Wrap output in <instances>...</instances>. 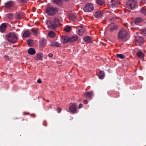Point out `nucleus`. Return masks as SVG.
I'll return each mask as SVG.
<instances>
[{
    "label": "nucleus",
    "instance_id": "2f4dec72",
    "mask_svg": "<svg viewBox=\"0 0 146 146\" xmlns=\"http://www.w3.org/2000/svg\"><path fill=\"white\" fill-rule=\"evenodd\" d=\"M64 29L65 32H68L71 30V27L67 26L64 28Z\"/></svg>",
    "mask_w": 146,
    "mask_h": 146
},
{
    "label": "nucleus",
    "instance_id": "dca6fc26",
    "mask_svg": "<svg viewBox=\"0 0 146 146\" xmlns=\"http://www.w3.org/2000/svg\"><path fill=\"white\" fill-rule=\"evenodd\" d=\"M118 5V3L117 1L111 0V5L113 8L117 6Z\"/></svg>",
    "mask_w": 146,
    "mask_h": 146
},
{
    "label": "nucleus",
    "instance_id": "f3484780",
    "mask_svg": "<svg viewBox=\"0 0 146 146\" xmlns=\"http://www.w3.org/2000/svg\"><path fill=\"white\" fill-rule=\"evenodd\" d=\"M102 13L101 11H96L94 14V16L96 18H99L101 17Z\"/></svg>",
    "mask_w": 146,
    "mask_h": 146
},
{
    "label": "nucleus",
    "instance_id": "5701e85b",
    "mask_svg": "<svg viewBox=\"0 0 146 146\" xmlns=\"http://www.w3.org/2000/svg\"><path fill=\"white\" fill-rule=\"evenodd\" d=\"M46 41L44 39H42L40 41V45L41 47L44 46L46 45Z\"/></svg>",
    "mask_w": 146,
    "mask_h": 146
},
{
    "label": "nucleus",
    "instance_id": "72a5a7b5",
    "mask_svg": "<svg viewBox=\"0 0 146 146\" xmlns=\"http://www.w3.org/2000/svg\"><path fill=\"white\" fill-rule=\"evenodd\" d=\"M117 27L116 25H114L110 28V31L112 32L117 30Z\"/></svg>",
    "mask_w": 146,
    "mask_h": 146
},
{
    "label": "nucleus",
    "instance_id": "79ce46f5",
    "mask_svg": "<svg viewBox=\"0 0 146 146\" xmlns=\"http://www.w3.org/2000/svg\"><path fill=\"white\" fill-rule=\"evenodd\" d=\"M83 107V105L82 104H80L79 105V108L80 109Z\"/></svg>",
    "mask_w": 146,
    "mask_h": 146
},
{
    "label": "nucleus",
    "instance_id": "0eeeda50",
    "mask_svg": "<svg viewBox=\"0 0 146 146\" xmlns=\"http://www.w3.org/2000/svg\"><path fill=\"white\" fill-rule=\"evenodd\" d=\"M48 27L51 29H54L57 27V24L53 21H49L47 23Z\"/></svg>",
    "mask_w": 146,
    "mask_h": 146
},
{
    "label": "nucleus",
    "instance_id": "6ab92c4d",
    "mask_svg": "<svg viewBox=\"0 0 146 146\" xmlns=\"http://www.w3.org/2000/svg\"><path fill=\"white\" fill-rule=\"evenodd\" d=\"M84 40L88 42H92L91 37L89 36H87L84 38Z\"/></svg>",
    "mask_w": 146,
    "mask_h": 146
},
{
    "label": "nucleus",
    "instance_id": "473e14b6",
    "mask_svg": "<svg viewBox=\"0 0 146 146\" xmlns=\"http://www.w3.org/2000/svg\"><path fill=\"white\" fill-rule=\"evenodd\" d=\"M31 31L33 32L34 35H36L38 34V29H31Z\"/></svg>",
    "mask_w": 146,
    "mask_h": 146
},
{
    "label": "nucleus",
    "instance_id": "20e7f679",
    "mask_svg": "<svg viewBox=\"0 0 146 146\" xmlns=\"http://www.w3.org/2000/svg\"><path fill=\"white\" fill-rule=\"evenodd\" d=\"M137 3L134 0H129L127 3V7L129 9H133L136 6Z\"/></svg>",
    "mask_w": 146,
    "mask_h": 146
},
{
    "label": "nucleus",
    "instance_id": "393cba45",
    "mask_svg": "<svg viewBox=\"0 0 146 146\" xmlns=\"http://www.w3.org/2000/svg\"><path fill=\"white\" fill-rule=\"evenodd\" d=\"M105 76V73L103 71H101L99 74V78L101 79H103Z\"/></svg>",
    "mask_w": 146,
    "mask_h": 146
},
{
    "label": "nucleus",
    "instance_id": "c03bdc74",
    "mask_svg": "<svg viewBox=\"0 0 146 146\" xmlns=\"http://www.w3.org/2000/svg\"><path fill=\"white\" fill-rule=\"evenodd\" d=\"M41 80L40 79H38L37 80V82L38 83H41Z\"/></svg>",
    "mask_w": 146,
    "mask_h": 146
},
{
    "label": "nucleus",
    "instance_id": "4c0bfd02",
    "mask_svg": "<svg viewBox=\"0 0 146 146\" xmlns=\"http://www.w3.org/2000/svg\"><path fill=\"white\" fill-rule=\"evenodd\" d=\"M8 17L10 20L12 19L13 17V15L11 13L8 14Z\"/></svg>",
    "mask_w": 146,
    "mask_h": 146
},
{
    "label": "nucleus",
    "instance_id": "423d86ee",
    "mask_svg": "<svg viewBox=\"0 0 146 146\" xmlns=\"http://www.w3.org/2000/svg\"><path fill=\"white\" fill-rule=\"evenodd\" d=\"M15 4V2L13 1H10L5 4V7L7 9H10L14 6Z\"/></svg>",
    "mask_w": 146,
    "mask_h": 146
},
{
    "label": "nucleus",
    "instance_id": "a18cd8bd",
    "mask_svg": "<svg viewBox=\"0 0 146 146\" xmlns=\"http://www.w3.org/2000/svg\"><path fill=\"white\" fill-rule=\"evenodd\" d=\"M53 56V54L51 53H50L48 54V56L49 57H52Z\"/></svg>",
    "mask_w": 146,
    "mask_h": 146
},
{
    "label": "nucleus",
    "instance_id": "f03ea898",
    "mask_svg": "<svg viewBox=\"0 0 146 146\" xmlns=\"http://www.w3.org/2000/svg\"><path fill=\"white\" fill-rule=\"evenodd\" d=\"M58 11V9L56 8L52 7H49L47 8L46 9V13L49 15H54L56 12Z\"/></svg>",
    "mask_w": 146,
    "mask_h": 146
},
{
    "label": "nucleus",
    "instance_id": "4468645a",
    "mask_svg": "<svg viewBox=\"0 0 146 146\" xmlns=\"http://www.w3.org/2000/svg\"><path fill=\"white\" fill-rule=\"evenodd\" d=\"M31 32L28 30L26 31L23 34V36L25 38L28 37L30 36Z\"/></svg>",
    "mask_w": 146,
    "mask_h": 146
},
{
    "label": "nucleus",
    "instance_id": "1a4fd4ad",
    "mask_svg": "<svg viewBox=\"0 0 146 146\" xmlns=\"http://www.w3.org/2000/svg\"><path fill=\"white\" fill-rule=\"evenodd\" d=\"M93 92L92 91L87 92H85L84 95L86 98H88L91 99L93 96Z\"/></svg>",
    "mask_w": 146,
    "mask_h": 146
},
{
    "label": "nucleus",
    "instance_id": "7ed1b4c3",
    "mask_svg": "<svg viewBox=\"0 0 146 146\" xmlns=\"http://www.w3.org/2000/svg\"><path fill=\"white\" fill-rule=\"evenodd\" d=\"M118 38L119 40H122L125 38L127 33V31L124 29H121L118 33Z\"/></svg>",
    "mask_w": 146,
    "mask_h": 146
},
{
    "label": "nucleus",
    "instance_id": "a211bd4d",
    "mask_svg": "<svg viewBox=\"0 0 146 146\" xmlns=\"http://www.w3.org/2000/svg\"><path fill=\"white\" fill-rule=\"evenodd\" d=\"M78 39L77 36H74L69 37V42H72L76 41Z\"/></svg>",
    "mask_w": 146,
    "mask_h": 146
},
{
    "label": "nucleus",
    "instance_id": "a878e982",
    "mask_svg": "<svg viewBox=\"0 0 146 146\" xmlns=\"http://www.w3.org/2000/svg\"><path fill=\"white\" fill-rule=\"evenodd\" d=\"M51 45L52 46H55L57 47H60V43L56 41L52 42H51Z\"/></svg>",
    "mask_w": 146,
    "mask_h": 146
},
{
    "label": "nucleus",
    "instance_id": "58836bf2",
    "mask_svg": "<svg viewBox=\"0 0 146 146\" xmlns=\"http://www.w3.org/2000/svg\"><path fill=\"white\" fill-rule=\"evenodd\" d=\"M53 21H54V22L57 24V23H58L59 22V20L58 18H56L54 19Z\"/></svg>",
    "mask_w": 146,
    "mask_h": 146
},
{
    "label": "nucleus",
    "instance_id": "412c9836",
    "mask_svg": "<svg viewBox=\"0 0 146 146\" xmlns=\"http://www.w3.org/2000/svg\"><path fill=\"white\" fill-rule=\"evenodd\" d=\"M68 17L69 19L72 21H75L76 18V16L72 13L69 14L68 15Z\"/></svg>",
    "mask_w": 146,
    "mask_h": 146
},
{
    "label": "nucleus",
    "instance_id": "a19ab883",
    "mask_svg": "<svg viewBox=\"0 0 146 146\" xmlns=\"http://www.w3.org/2000/svg\"><path fill=\"white\" fill-rule=\"evenodd\" d=\"M83 103L84 104H86L88 103V102L86 100H84L83 101Z\"/></svg>",
    "mask_w": 146,
    "mask_h": 146
},
{
    "label": "nucleus",
    "instance_id": "ddd939ff",
    "mask_svg": "<svg viewBox=\"0 0 146 146\" xmlns=\"http://www.w3.org/2000/svg\"><path fill=\"white\" fill-rule=\"evenodd\" d=\"M24 16V13L21 12V13H17L16 14V18L18 19H21Z\"/></svg>",
    "mask_w": 146,
    "mask_h": 146
},
{
    "label": "nucleus",
    "instance_id": "f704fd0d",
    "mask_svg": "<svg viewBox=\"0 0 146 146\" xmlns=\"http://www.w3.org/2000/svg\"><path fill=\"white\" fill-rule=\"evenodd\" d=\"M117 57L118 58L121 59L123 58L125 56L121 54H117L116 55Z\"/></svg>",
    "mask_w": 146,
    "mask_h": 146
},
{
    "label": "nucleus",
    "instance_id": "bb28decb",
    "mask_svg": "<svg viewBox=\"0 0 146 146\" xmlns=\"http://www.w3.org/2000/svg\"><path fill=\"white\" fill-rule=\"evenodd\" d=\"M141 21V19L140 18H137L135 19L134 21V23L136 25H138L140 22Z\"/></svg>",
    "mask_w": 146,
    "mask_h": 146
},
{
    "label": "nucleus",
    "instance_id": "7c9ffc66",
    "mask_svg": "<svg viewBox=\"0 0 146 146\" xmlns=\"http://www.w3.org/2000/svg\"><path fill=\"white\" fill-rule=\"evenodd\" d=\"M137 56L139 57L143 58L144 57V54L141 52H139L137 53Z\"/></svg>",
    "mask_w": 146,
    "mask_h": 146
},
{
    "label": "nucleus",
    "instance_id": "6e6552de",
    "mask_svg": "<svg viewBox=\"0 0 146 146\" xmlns=\"http://www.w3.org/2000/svg\"><path fill=\"white\" fill-rule=\"evenodd\" d=\"M77 107L74 104L71 105L69 107L70 111L73 113H76L77 111Z\"/></svg>",
    "mask_w": 146,
    "mask_h": 146
},
{
    "label": "nucleus",
    "instance_id": "49530a36",
    "mask_svg": "<svg viewBox=\"0 0 146 146\" xmlns=\"http://www.w3.org/2000/svg\"><path fill=\"white\" fill-rule=\"evenodd\" d=\"M30 40H28L27 41V44H28V45H29L30 44Z\"/></svg>",
    "mask_w": 146,
    "mask_h": 146
},
{
    "label": "nucleus",
    "instance_id": "cd10ccee",
    "mask_svg": "<svg viewBox=\"0 0 146 146\" xmlns=\"http://www.w3.org/2000/svg\"><path fill=\"white\" fill-rule=\"evenodd\" d=\"M140 11L141 13L146 15V7H142L140 9Z\"/></svg>",
    "mask_w": 146,
    "mask_h": 146
},
{
    "label": "nucleus",
    "instance_id": "9b49d317",
    "mask_svg": "<svg viewBox=\"0 0 146 146\" xmlns=\"http://www.w3.org/2000/svg\"><path fill=\"white\" fill-rule=\"evenodd\" d=\"M77 28L78 29L77 30V33L80 35H82L84 31V30L81 26L77 27Z\"/></svg>",
    "mask_w": 146,
    "mask_h": 146
},
{
    "label": "nucleus",
    "instance_id": "e433bc0d",
    "mask_svg": "<svg viewBox=\"0 0 146 146\" xmlns=\"http://www.w3.org/2000/svg\"><path fill=\"white\" fill-rule=\"evenodd\" d=\"M141 33L144 35H146V27L142 30L141 32Z\"/></svg>",
    "mask_w": 146,
    "mask_h": 146
},
{
    "label": "nucleus",
    "instance_id": "9d476101",
    "mask_svg": "<svg viewBox=\"0 0 146 146\" xmlns=\"http://www.w3.org/2000/svg\"><path fill=\"white\" fill-rule=\"evenodd\" d=\"M61 41L63 43L69 42V37L68 36H63L62 37Z\"/></svg>",
    "mask_w": 146,
    "mask_h": 146
},
{
    "label": "nucleus",
    "instance_id": "aec40b11",
    "mask_svg": "<svg viewBox=\"0 0 146 146\" xmlns=\"http://www.w3.org/2000/svg\"><path fill=\"white\" fill-rule=\"evenodd\" d=\"M63 0H53V2L54 3L60 6L62 4Z\"/></svg>",
    "mask_w": 146,
    "mask_h": 146
},
{
    "label": "nucleus",
    "instance_id": "37998d69",
    "mask_svg": "<svg viewBox=\"0 0 146 146\" xmlns=\"http://www.w3.org/2000/svg\"><path fill=\"white\" fill-rule=\"evenodd\" d=\"M5 58L7 60H9V57L8 56H5Z\"/></svg>",
    "mask_w": 146,
    "mask_h": 146
},
{
    "label": "nucleus",
    "instance_id": "c9c22d12",
    "mask_svg": "<svg viewBox=\"0 0 146 146\" xmlns=\"http://www.w3.org/2000/svg\"><path fill=\"white\" fill-rule=\"evenodd\" d=\"M29 0H17V1L21 3H25L28 2Z\"/></svg>",
    "mask_w": 146,
    "mask_h": 146
},
{
    "label": "nucleus",
    "instance_id": "4be33fe9",
    "mask_svg": "<svg viewBox=\"0 0 146 146\" xmlns=\"http://www.w3.org/2000/svg\"><path fill=\"white\" fill-rule=\"evenodd\" d=\"M37 60H42V58L43 56V54L41 53H39L36 54Z\"/></svg>",
    "mask_w": 146,
    "mask_h": 146
},
{
    "label": "nucleus",
    "instance_id": "f257e3e1",
    "mask_svg": "<svg viewBox=\"0 0 146 146\" xmlns=\"http://www.w3.org/2000/svg\"><path fill=\"white\" fill-rule=\"evenodd\" d=\"M7 39L12 43L17 42V38L16 35L13 33H11L7 34L6 36Z\"/></svg>",
    "mask_w": 146,
    "mask_h": 146
},
{
    "label": "nucleus",
    "instance_id": "c85d7f7f",
    "mask_svg": "<svg viewBox=\"0 0 146 146\" xmlns=\"http://www.w3.org/2000/svg\"><path fill=\"white\" fill-rule=\"evenodd\" d=\"M48 35L50 37H54L55 36V34L53 31H51L49 32Z\"/></svg>",
    "mask_w": 146,
    "mask_h": 146
},
{
    "label": "nucleus",
    "instance_id": "b1692460",
    "mask_svg": "<svg viewBox=\"0 0 146 146\" xmlns=\"http://www.w3.org/2000/svg\"><path fill=\"white\" fill-rule=\"evenodd\" d=\"M28 52L30 54L33 55L35 54L36 52L34 49L31 48L28 49Z\"/></svg>",
    "mask_w": 146,
    "mask_h": 146
},
{
    "label": "nucleus",
    "instance_id": "ea45409f",
    "mask_svg": "<svg viewBox=\"0 0 146 146\" xmlns=\"http://www.w3.org/2000/svg\"><path fill=\"white\" fill-rule=\"evenodd\" d=\"M56 110L58 113H60L61 111V109L59 107H57L56 108Z\"/></svg>",
    "mask_w": 146,
    "mask_h": 146
},
{
    "label": "nucleus",
    "instance_id": "39448f33",
    "mask_svg": "<svg viewBox=\"0 0 146 146\" xmlns=\"http://www.w3.org/2000/svg\"><path fill=\"white\" fill-rule=\"evenodd\" d=\"M94 9L93 5L91 3H88L86 4L84 8V11L86 12H91Z\"/></svg>",
    "mask_w": 146,
    "mask_h": 146
},
{
    "label": "nucleus",
    "instance_id": "2eb2a0df",
    "mask_svg": "<svg viewBox=\"0 0 146 146\" xmlns=\"http://www.w3.org/2000/svg\"><path fill=\"white\" fill-rule=\"evenodd\" d=\"M7 27V25L5 23H3L0 26V31L1 32L4 31Z\"/></svg>",
    "mask_w": 146,
    "mask_h": 146
},
{
    "label": "nucleus",
    "instance_id": "c756f323",
    "mask_svg": "<svg viewBox=\"0 0 146 146\" xmlns=\"http://www.w3.org/2000/svg\"><path fill=\"white\" fill-rule=\"evenodd\" d=\"M96 2L100 5H103L105 3L104 0H96Z\"/></svg>",
    "mask_w": 146,
    "mask_h": 146
},
{
    "label": "nucleus",
    "instance_id": "f8f14e48",
    "mask_svg": "<svg viewBox=\"0 0 146 146\" xmlns=\"http://www.w3.org/2000/svg\"><path fill=\"white\" fill-rule=\"evenodd\" d=\"M135 40L137 42L139 43H142L143 41V38L140 36H137L136 37Z\"/></svg>",
    "mask_w": 146,
    "mask_h": 146
}]
</instances>
